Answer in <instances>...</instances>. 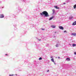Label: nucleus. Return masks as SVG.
Returning <instances> with one entry per match:
<instances>
[{"instance_id":"f257e3e1","label":"nucleus","mask_w":76,"mask_h":76,"mask_svg":"<svg viewBox=\"0 0 76 76\" xmlns=\"http://www.w3.org/2000/svg\"><path fill=\"white\" fill-rule=\"evenodd\" d=\"M40 15L42 16L45 15L46 17H48L49 16V15L48 12L46 11H44L42 13H40Z\"/></svg>"},{"instance_id":"f03ea898","label":"nucleus","mask_w":76,"mask_h":76,"mask_svg":"<svg viewBox=\"0 0 76 76\" xmlns=\"http://www.w3.org/2000/svg\"><path fill=\"white\" fill-rule=\"evenodd\" d=\"M59 28L60 29H62V30H63L64 29V28L61 26H59Z\"/></svg>"},{"instance_id":"7ed1b4c3","label":"nucleus","mask_w":76,"mask_h":76,"mask_svg":"<svg viewBox=\"0 0 76 76\" xmlns=\"http://www.w3.org/2000/svg\"><path fill=\"white\" fill-rule=\"evenodd\" d=\"M0 18H4V15L3 14L0 15Z\"/></svg>"},{"instance_id":"20e7f679","label":"nucleus","mask_w":76,"mask_h":76,"mask_svg":"<svg viewBox=\"0 0 76 76\" xmlns=\"http://www.w3.org/2000/svg\"><path fill=\"white\" fill-rule=\"evenodd\" d=\"M71 35H74V36H76V33H72L71 34Z\"/></svg>"},{"instance_id":"39448f33","label":"nucleus","mask_w":76,"mask_h":76,"mask_svg":"<svg viewBox=\"0 0 76 76\" xmlns=\"http://www.w3.org/2000/svg\"><path fill=\"white\" fill-rule=\"evenodd\" d=\"M51 27H52L53 28H56V26L52 25L51 26Z\"/></svg>"},{"instance_id":"423d86ee","label":"nucleus","mask_w":76,"mask_h":76,"mask_svg":"<svg viewBox=\"0 0 76 76\" xmlns=\"http://www.w3.org/2000/svg\"><path fill=\"white\" fill-rule=\"evenodd\" d=\"M66 60L67 61H70V58H66Z\"/></svg>"},{"instance_id":"0eeeda50","label":"nucleus","mask_w":76,"mask_h":76,"mask_svg":"<svg viewBox=\"0 0 76 76\" xmlns=\"http://www.w3.org/2000/svg\"><path fill=\"white\" fill-rule=\"evenodd\" d=\"M55 8L56 9H59V7H58L57 6H54Z\"/></svg>"},{"instance_id":"6e6552de","label":"nucleus","mask_w":76,"mask_h":76,"mask_svg":"<svg viewBox=\"0 0 76 76\" xmlns=\"http://www.w3.org/2000/svg\"><path fill=\"white\" fill-rule=\"evenodd\" d=\"M53 18H54V16H52L49 19V20H51V19H53Z\"/></svg>"},{"instance_id":"1a4fd4ad","label":"nucleus","mask_w":76,"mask_h":76,"mask_svg":"<svg viewBox=\"0 0 76 76\" xmlns=\"http://www.w3.org/2000/svg\"><path fill=\"white\" fill-rule=\"evenodd\" d=\"M76 25V21H75V22H74L72 23V25Z\"/></svg>"},{"instance_id":"9d476101","label":"nucleus","mask_w":76,"mask_h":76,"mask_svg":"<svg viewBox=\"0 0 76 76\" xmlns=\"http://www.w3.org/2000/svg\"><path fill=\"white\" fill-rule=\"evenodd\" d=\"M51 61H52V62H53V63H54V59L53 58L51 59Z\"/></svg>"},{"instance_id":"9b49d317","label":"nucleus","mask_w":76,"mask_h":76,"mask_svg":"<svg viewBox=\"0 0 76 76\" xmlns=\"http://www.w3.org/2000/svg\"><path fill=\"white\" fill-rule=\"evenodd\" d=\"M74 9H76V4H75L74 6Z\"/></svg>"},{"instance_id":"f8f14e48","label":"nucleus","mask_w":76,"mask_h":76,"mask_svg":"<svg viewBox=\"0 0 76 76\" xmlns=\"http://www.w3.org/2000/svg\"><path fill=\"white\" fill-rule=\"evenodd\" d=\"M73 47H75L76 46V44H72Z\"/></svg>"},{"instance_id":"ddd939ff","label":"nucleus","mask_w":76,"mask_h":76,"mask_svg":"<svg viewBox=\"0 0 76 76\" xmlns=\"http://www.w3.org/2000/svg\"><path fill=\"white\" fill-rule=\"evenodd\" d=\"M52 12H53V13H54V12H55V10H54V9L53 10Z\"/></svg>"},{"instance_id":"4468645a","label":"nucleus","mask_w":76,"mask_h":76,"mask_svg":"<svg viewBox=\"0 0 76 76\" xmlns=\"http://www.w3.org/2000/svg\"><path fill=\"white\" fill-rule=\"evenodd\" d=\"M42 58H41V57H40V58H39V60H42Z\"/></svg>"},{"instance_id":"2eb2a0df","label":"nucleus","mask_w":76,"mask_h":76,"mask_svg":"<svg viewBox=\"0 0 76 76\" xmlns=\"http://www.w3.org/2000/svg\"><path fill=\"white\" fill-rule=\"evenodd\" d=\"M9 76H13V74H12V75L10 74V75H9Z\"/></svg>"},{"instance_id":"dca6fc26","label":"nucleus","mask_w":76,"mask_h":76,"mask_svg":"<svg viewBox=\"0 0 76 76\" xmlns=\"http://www.w3.org/2000/svg\"><path fill=\"white\" fill-rule=\"evenodd\" d=\"M41 29L43 31H44V29L43 28H41Z\"/></svg>"},{"instance_id":"f3484780","label":"nucleus","mask_w":76,"mask_h":76,"mask_svg":"<svg viewBox=\"0 0 76 76\" xmlns=\"http://www.w3.org/2000/svg\"><path fill=\"white\" fill-rule=\"evenodd\" d=\"M74 54H75V55H76V52L74 53Z\"/></svg>"},{"instance_id":"a211bd4d","label":"nucleus","mask_w":76,"mask_h":76,"mask_svg":"<svg viewBox=\"0 0 76 76\" xmlns=\"http://www.w3.org/2000/svg\"><path fill=\"white\" fill-rule=\"evenodd\" d=\"M63 4H66V3H64Z\"/></svg>"},{"instance_id":"6ab92c4d","label":"nucleus","mask_w":76,"mask_h":76,"mask_svg":"<svg viewBox=\"0 0 76 76\" xmlns=\"http://www.w3.org/2000/svg\"><path fill=\"white\" fill-rule=\"evenodd\" d=\"M53 57V56H51V57L50 58H51Z\"/></svg>"},{"instance_id":"aec40b11","label":"nucleus","mask_w":76,"mask_h":76,"mask_svg":"<svg viewBox=\"0 0 76 76\" xmlns=\"http://www.w3.org/2000/svg\"><path fill=\"white\" fill-rule=\"evenodd\" d=\"M5 55H6V56H8V54H5Z\"/></svg>"},{"instance_id":"412c9836","label":"nucleus","mask_w":76,"mask_h":76,"mask_svg":"<svg viewBox=\"0 0 76 76\" xmlns=\"http://www.w3.org/2000/svg\"><path fill=\"white\" fill-rule=\"evenodd\" d=\"M49 72V70H48L47 71V72Z\"/></svg>"},{"instance_id":"4be33fe9","label":"nucleus","mask_w":76,"mask_h":76,"mask_svg":"<svg viewBox=\"0 0 76 76\" xmlns=\"http://www.w3.org/2000/svg\"><path fill=\"white\" fill-rule=\"evenodd\" d=\"M64 32H66V31H64Z\"/></svg>"},{"instance_id":"5701e85b","label":"nucleus","mask_w":76,"mask_h":76,"mask_svg":"<svg viewBox=\"0 0 76 76\" xmlns=\"http://www.w3.org/2000/svg\"><path fill=\"white\" fill-rule=\"evenodd\" d=\"M58 58H60V57H58Z\"/></svg>"},{"instance_id":"b1692460","label":"nucleus","mask_w":76,"mask_h":76,"mask_svg":"<svg viewBox=\"0 0 76 76\" xmlns=\"http://www.w3.org/2000/svg\"><path fill=\"white\" fill-rule=\"evenodd\" d=\"M41 40H39V41H40Z\"/></svg>"}]
</instances>
